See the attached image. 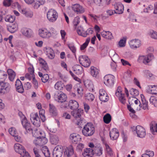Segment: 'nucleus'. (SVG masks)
I'll list each match as a JSON object with an SVG mask.
<instances>
[{
	"mask_svg": "<svg viewBox=\"0 0 157 157\" xmlns=\"http://www.w3.org/2000/svg\"><path fill=\"white\" fill-rule=\"evenodd\" d=\"M85 86L90 90H94V86L92 82L87 80L84 82Z\"/></svg>",
	"mask_w": 157,
	"mask_h": 157,
	"instance_id": "c03bdc74",
	"label": "nucleus"
},
{
	"mask_svg": "<svg viewBox=\"0 0 157 157\" xmlns=\"http://www.w3.org/2000/svg\"><path fill=\"white\" fill-rule=\"evenodd\" d=\"M114 77L111 75H106L104 77V83L107 86H110L114 84Z\"/></svg>",
	"mask_w": 157,
	"mask_h": 157,
	"instance_id": "9b49d317",
	"label": "nucleus"
},
{
	"mask_svg": "<svg viewBox=\"0 0 157 157\" xmlns=\"http://www.w3.org/2000/svg\"><path fill=\"white\" fill-rule=\"evenodd\" d=\"M10 88V84L2 82H0V93H4L6 91H8Z\"/></svg>",
	"mask_w": 157,
	"mask_h": 157,
	"instance_id": "2eb2a0df",
	"label": "nucleus"
},
{
	"mask_svg": "<svg viewBox=\"0 0 157 157\" xmlns=\"http://www.w3.org/2000/svg\"><path fill=\"white\" fill-rule=\"evenodd\" d=\"M38 33L39 36L44 39H48L57 35L56 31L53 27L50 28L49 30L44 28L40 29Z\"/></svg>",
	"mask_w": 157,
	"mask_h": 157,
	"instance_id": "f257e3e1",
	"label": "nucleus"
},
{
	"mask_svg": "<svg viewBox=\"0 0 157 157\" xmlns=\"http://www.w3.org/2000/svg\"><path fill=\"white\" fill-rule=\"evenodd\" d=\"M99 70L96 67L91 66L90 67V73L91 75L94 77H96L99 73Z\"/></svg>",
	"mask_w": 157,
	"mask_h": 157,
	"instance_id": "58836bf2",
	"label": "nucleus"
},
{
	"mask_svg": "<svg viewBox=\"0 0 157 157\" xmlns=\"http://www.w3.org/2000/svg\"><path fill=\"white\" fill-rule=\"evenodd\" d=\"M130 94L132 96H136L139 94V91L136 89L131 88L129 90Z\"/></svg>",
	"mask_w": 157,
	"mask_h": 157,
	"instance_id": "13d9d810",
	"label": "nucleus"
},
{
	"mask_svg": "<svg viewBox=\"0 0 157 157\" xmlns=\"http://www.w3.org/2000/svg\"><path fill=\"white\" fill-rule=\"evenodd\" d=\"M111 120V117L110 114L107 113L103 117L104 122L107 124H109Z\"/></svg>",
	"mask_w": 157,
	"mask_h": 157,
	"instance_id": "de8ad7c7",
	"label": "nucleus"
},
{
	"mask_svg": "<svg viewBox=\"0 0 157 157\" xmlns=\"http://www.w3.org/2000/svg\"><path fill=\"white\" fill-rule=\"evenodd\" d=\"M72 8L73 10L76 12L77 14H81L85 11L83 7L78 4L72 5Z\"/></svg>",
	"mask_w": 157,
	"mask_h": 157,
	"instance_id": "f3484780",
	"label": "nucleus"
},
{
	"mask_svg": "<svg viewBox=\"0 0 157 157\" xmlns=\"http://www.w3.org/2000/svg\"><path fill=\"white\" fill-rule=\"evenodd\" d=\"M99 98L100 100L103 102H105L109 100V97L105 91L103 89L99 90Z\"/></svg>",
	"mask_w": 157,
	"mask_h": 157,
	"instance_id": "a211bd4d",
	"label": "nucleus"
},
{
	"mask_svg": "<svg viewBox=\"0 0 157 157\" xmlns=\"http://www.w3.org/2000/svg\"><path fill=\"white\" fill-rule=\"evenodd\" d=\"M7 76L6 72L2 71H0V79L4 80L6 78Z\"/></svg>",
	"mask_w": 157,
	"mask_h": 157,
	"instance_id": "bf43d9fd",
	"label": "nucleus"
},
{
	"mask_svg": "<svg viewBox=\"0 0 157 157\" xmlns=\"http://www.w3.org/2000/svg\"><path fill=\"white\" fill-rule=\"evenodd\" d=\"M80 18L78 16L75 17L73 22L74 26H76L80 22Z\"/></svg>",
	"mask_w": 157,
	"mask_h": 157,
	"instance_id": "680f3d73",
	"label": "nucleus"
},
{
	"mask_svg": "<svg viewBox=\"0 0 157 157\" xmlns=\"http://www.w3.org/2000/svg\"><path fill=\"white\" fill-rule=\"evenodd\" d=\"M130 47L132 49L139 48L141 45V40L137 39H132L129 42Z\"/></svg>",
	"mask_w": 157,
	"mask_h": 157,
	"instance_id": "9d476101",
	"label": "nucleus"
},
{
	"mask_svg": "<svg viewBox=\"0 0 157 157\" xmlns=\"http://www.w3.org/2000/svg\"><path fill=\"white\" fill-rule=\"evenodd\" d=\"M45 53L48 57L50 59H53L55 57V53L52 49L50 47L46 48L45 49Z\"/></svg>",
	"mask_w": 157,
	"mask_h": 157,
	"instance_id": "5701e85b",
	"label": "nucleus"
},
{
	"mask_svg": "<svg viewBox=\"0 0 157 157\" xmlns=\"http://www.w3.org/2000/svg\"><path fill=\"white\" fill-rule=\"evenodd\" d=\"M109 54L110 55L113 54L112 59L115 63H112L111 64V67L113 70H115L117 67V65L115 63H117L119 61L120 59L119 56L117 54H116L114 51L113 50L109 51Z\"/></svg>",
	"mask_w": 157,
	"mask_h": 157,
	"instance_id": "4468645a",
	"label": "nucleus"
},
{
	"mask_svg": "<svg viewBox=\"0 0 157 157\" xmlns=\"http://www.w3.org/2000/svg\"><path fill=\"white\" fill-rule=\"evenodd\" d=\"M21 13L26 17H32L33 15V12L29 9H22Z\"/></svg>",
	"mask_w": 157,
	"mask_h": 157,
	"instance_id": "e433bc0d",
	"label": "nucleus"
},
{
	"mask_svg": "<svg viewBox=\"0 0 157 157\" xmlns=\"http://www.w3.org/2000/svg\"><path fill=\"white\" fill-rule=\"evenodd\" d=\"M131 130L133 133L136 132L137 134V136L140 138H144L146 136L145 130L141 126L138 125L136 127L135 126L131 127Z\"/></svg>",
	"mask_w": 157,
	"mask_h": 157,
	"instance_id": "7ed1b4c3",
	"label": "nucleus"
},
{
	"mask_svg": "<svg viewBox=\"0 0 157 157\" xmlns=\"http://www.w3.org/2000/svg\"><path fill=\"white\" fill-rule=\"evenodd\" d=\"M80 64L85 67H88L90 65V62L88 57L85 56H81L79 58Z\"/></svg>",
	"mask_w": 157,
	"mask_h": 157,
	"instance_id": "1a4fd4ad",
	"label": "nucleus"
},
{
	"mask_svg": "<svg viewBox=\"0 0 157 157\" xmlns=\"http://www.w3.org/2000/svg\"><path fill=\"white\" fill-rule=\"evenodd\" d=\"M39 62L41 65V70L44 72H47L48 71V68L45 61L42 58L39 59Z\"/></svg>",
	"mask_w": 157,
	"mask_h": 157,
	"instance_id": "a878e982",
	"label": "nucleus"
},
{
	"mask_svg": "<svg viewBox=\"0 0 157 157\" xmlns=\"http://www.w3.org/2000/svg\"><path fill=\"white\" fill-rule=\"evenodd\" d=\"M54 98L55 101L59 103H62L66 100L67 96L61 92H56L55 93Z\"/></svg>",
	"mask_w": 157,
	"mask_h": 157,
	"instance_id": "423d86ee",
	"label": "nucleus"
},
{
	"mask_svg": "<svg viewBox=\"0 0 157 157\" xmlns=\"http://www.w3.org/2000/svg\"><path fill=\"white\" fill-rule=\"evenodd\" d=\"M154 58L153 55L152 54H149L146 56H141L139 57L138 61L140 63L147 64L150 62Z\"/></svg>",
	"mask_w": 157,
	"mask_h": 157,
	"instance_id": "39448f33",
	"label": "nucleus"
},
{
	"mask_svg": "<svg viewBox=\"0 0 157 157\" xmlns=\"http://www.w3.org/2000/svg\"><path fill=\"white\" fill-rule=\"evenodd\" d=\"M15 19V17L11 15H7L5 18V21L6 22L13 23Z\"/></svg>",
	"mask_w": 157,
	"mask_h": 157,
	"instance_id": "8fccbe9b",
	"label": "nucleus"
},
{
	"mask_svg": "<svg viewBox=\"0 0 157 157\" xmlns=\"http://www.w3.org/2000/svg\"><path fill=\"white\" fill-rule=\"evenodd\" d=\"M154 155V152L153 151L146 150L145 153L141 155V157H152Z\"/></svg>",
	"mask_w": 157,
	"mask_h": 157,
	"instance_id": "a18cd8bd",
	"label": "nucleus"
},
{
	"mask_svg": "<svg viewBox=\"0 0 157 157\" xmlns=\"http://www.w3.org/2000/svg\"><path fill=\"white\" fill-rule=\"evenodd\" d=\"M63 86V84L61 81H58L55 85L54 87L57 90H61Z\"/></svg>",
	"mask_w": 157,
	"mask_h": 157,
	"instance_id": "09e8293b",
	"label": "nucleus"
},
{
	"mask_svg": "<svg viewBox=\"0 0 157 157\" xmlns=\"http://www.w3.org/2000/svg\"><path fill=\"white\" fill-rule=\"evenodd\" d=\"M77 32L78 35L84 37H86V34H85V31L82 26H78L77 29Z\"/></svg>",
	"mask_w": 157,
	"mask_h": 157,
	"instance_id": "79ce46f5",
	"label": "nucleus"
},
{
	"mask_svg": "<svg viewBox=\"0 0 157 157\" xmlns=\"http://www.w3.org/2000/svg\"><path fill=\"white\" fill-rule=\"evenodd\" d=\"M14 149L15 151L20 154L21 155H22L24 154L25 150L24 149V147L19 144H15Z\"/></svg>",
	"mask_w": 157,
	"mask_h": 157,
	"instance_id": "b1692460",
	"label": "nucleus"
},
{
	"mask_svg": "<svg viewBox=\"0 0 157 157\" xmlns=\"http://www.w3.org/2000/svg\"><path fill=\"white\" fill-rule=\"evenodd\" d=\"M110 137L113 140H115L117 139L119 136V132L116 128H113L110 132Z\"/></svg>",
	"mask_w": 157,
	"mask_h": 157,
	"instance_id": "393cba45",
	"label": "nucleus"
},
{
	"mask_svg": "<svg viewBox=\"0 0 157 157\" xmlns=\"http://www.w3.org/2000/svg\"><path fill=\"white\" fill-rule=\"evenodd\" d=\"M73 70L77 75H80L83 72L82 67L80 65H76L73 67Z\"/></svg>",
	"mask_w": 157,
	"mask_h": 157,
	"instance_id": "2f4dec72",
	"label": "nucleus"
},
{
	"mask_svg": "<svg viewBox=\"0 0 157 157\" xmlns=\"http://www.w3.org/2000/svg\"><path fill=\"white\" fill-rule=\"evenodd\" d=\"M153 6L151 5H150L148 6L144 10V11L145 13H149L150 11L153 10Z\"/></svg>",
	"mask_w": 157,
	"mask_h": 157,
	"instance_id": "0e129e2a",
	"label": "nucleus"
},
{
	"mask_svg": "<svg viewBox=\"0 0 157 157\" xmlns=\"http://www.w3.org/2000/svg\"><path fill=\"white\" fill-rule=\"evenodd\" d=\"M21 31L23 35L28 38L31 37L33 34L31 29L26 28H22Z\"/></svg>",
	"mask_w": 157,
	"mask_h": 157,
	"instance_id": "4be33fe9",
	"label": "nucleus"
},
{
	"mask_svg": "<svg viewBox=\"0 0 157 157\" xmlns=\"http://www.w3.org/2000/svg\"><path fill=\"white\" fill-rule=\"evenodd\" d=\"M45 2V0H34L33 6L34 9H37L40 6L44 4Z\"/></svg>",
	"mask_w": 157,
	"mask_h": 157,
	"instance_id": "72a5a7b5",
	"label": "nucleus"
},
{
	"mask_svg": "<svg viewBox=\"0 0 157 157\" xmlns=\"http://www.w3.org/2000/svg\"><path fill=\"white\" fill-rule=\"evenodd\" d=\"M151 103L154 105L155 106H157V99L154 96L151 97L149 99Z\"/></svg>",
	"mask_w": 157,
	"mask_h": 157,
	"instance_id": "6e6d98bb",
	"label": "nucleus"
},
{
	"mask_svg": "<svg viewBox=\"0 0 157 157\" xmlns=\"http://www.w3.org/2000/svg\"><path fill=\"white\" fill-rule=\"evenodd\" d=\"M82 134L86 136L92 135L95 132L94 125L91 123H88L84 127L82 130Z\"/></svg>",
	"mask_w": 157,
	"mask_h": 157,
	"instance_id": "f03ea898",
	"label": "nucleus"
},
{
	"mask_svg": "<svg viewBox=\"0 0 157 157\" xmlns=\"http://www.w3.org/2000/svg\"><path fill=\"white\" fill-rule=\"evenodd\" d=\"M9 131L10 134L13 136H16L18 134L15 128L13 127L10 128Z\"/></svg>",
	"mask_w": 157,
	"mask_h": 157,
	"instance_id": "5fc2aeb1",
	"label": "nucleus"
},
{
	"mask_svg": "<svg viewBox=\"0 0 157 157\" xmlns=\"http://www.w3.org/2000/svg\"><path fill=\"white\" fill-rule=\"evenodd\" d=\"M70 139L72 143L76 144L78 142L80 141L82 139L81 136L78 134L73 133L70 136Z\"/></svg>",
	"mask_w": 157,
	"mask_h": 157,
	"instance_id": "aec40b11",
	"label": "nucleus"
},
{
	"mask_svg": "<svg viewBox=\"0 0 157 157\" xmlns=\"http://www.w3.org/2000/svg\"><path fill=\"white\" fill-rule=\"evenodd\" d=\"M94 150V154L98 156H100L102 154L103 148L100 145H98L95 146Z\"/></svg>",
	"mask_w": 157,
	"mask_h": 157,
	"instance_id": "cd10ccee",
	"label": "nucleus"
},
{
	"mask_svg": "<svg viewBox=\"0 0 157 157\" xmlns=\"http://www.w3.org/2000/svg\"><path fill=\"white\" fill-rule=\"evenodd\" d=\"M128 102L129 104L131 105H133L134 103L135 105H134V108L137 110H140V105L141 104L139 100L133 96L130 97L128 99Z\"/></svg>",
	"mask_w": 157,
	"mask_h": 157,
	"instance_id": "0eeeda50",
	"label": "nucleus"
},
{
	"mask_svg": "<svg viewBox=\"0 0 157 157\" xmlns=\"http://www.w3.org/2000/svg\"><path fill=\"white\" fill-rule=\"evenodd\" d=\"M18 29L17 25L16 24H13L8 26V30L11 33H13L17 31Z\"/></svg>",
	"mask_w": 157,
	"mask_h": 157,
	"instance_id": "37998d69",
	"label": "nucleus"
},
{
	"mask_svg": "<svg viewBox=\"0 0 157 157\" xmlns=\"http://www.w3.org/2000/svg\"><path fill=\"white\" fill-rule=\"evenodd\" d=\"M150 129L153 134L157 132V123L154 121H152L150 124Z\"/></svg>",
	"mask_w": 157,
	"mask_h": 157,
	"instance_id": "4c0bfd02",
	"label": "nucleus"
},
{
	"mask_svg": "<svg viewBox=\"0 0 157 157\" xmlns=\"http://www.w3.org/2000/svg\"><path fill=\"white\" fill-rule=\"evenodd\" d=\"M126 38L124 37L119 42L118 45L120 47H123L125 46Z\"/></svg>",
	"mask_w": 157,
	"mask_h": 157,
	"instance_id": "4d7b16f0",
	"label": "nucleus"
},
{
	"mask_svg": "<svg viewBox=\"0 0 157 157\" xmlns=\"http://www.w3.org/2000/svg\"><path fill=\"white\" fill-rule=\"evenodd\" d=\"M49 112L53 116H56L57 114L56 108L53 104H49Z\"/></svg>",
	"mask_w": 157,
	"mask_h": 157,
	"instance_id": "c9c22d12",
	"label": "nucleus"
},
{
	"mask_svg": "<svg viewBox=\"0 0 157 157\" xmlns=\"http://www.w3.org/2000/svg\"><path fill=\"white\" fill-rule=\"evenodd\" d=\"M114 5L115 9L114 13L121 14L123 13L124 7L121 3L120 2L116 3Z\"/></svg>",
	"mask_w": 157,
	"mask_h": 157,
	"instance_id": "dca6fc26",
	"label": "nucleus"
},
{
	"mask_svg": "<svg viewBox=\"0 0 157 157\" xmlns=\"http://www.w3.org/2000/svg\"><path fill=\"white\" fill-rule=\"evenodd\" d=\"M47 142L48 140L45 137H40V136L39 137H37L33 141V143L36 146H41L45 144Z\"/></svg>",
	"mask_w": 157,
	"mask_h": 157,
	"instance_id": "ddd939ff",
	"label": "nucleus"
},
{
	"mask_svg": "<svg viewBox=\"0 0 157 157\" xmlns=\"http://www.w3.org/2000/svg\"><path fill=\"white\" fill-rule=\"evenodd\" d=\"M74 153L73 148L71 145L65 148L64 151V157H71Z\"/></svg>",
	"mask_w": 157,
	"mask_h": 157,
	"instance_id": "412c9836",
	"label": "nucleus"
},
{
	"mask_svg": "<svg viewBox=\"0 0 157 157\" xmlns=\"http://www.w3.org/2000/svg\"><path fill=\"white\" fill-rule=\"evenodd\" d=\"M94 154V152L93 149L86 148L84 149L82 155L84 157H92Z\"/></svg>",
	"mask_w": 157,
	"mask_h": 157,
	"instance_id": "bb28decb",
	"label": "nucleus"
},
{
	"mask_svg": "<svg viewBox=\"0 0 157 157\" xmlns=\"http://www.w3.org/2000/svg\"><path fill=\"white\" fill-rule=\"evenodd\" d=\"M61 103H62L61 105H60L61 108H66L68 106H69V102L68 103L66 100Z\"/></svg>",
	"mask_w": 157,
	"mask_h": 157,
	"instance_id": "338daca9",
	"label": "nucleus"
},
{
	"mask_svg": "<svg viewBox=\"0 0 157 157\" xmlns=\"http://www.w3.org/2000/svg\"><path fill=\"white\" fill-rule=\"evenodd\" d=\"M105 146L108 155L112 156L113 155V152L110 147L107 144H105Z\"/></svg>",
	"mask_w": 157,
	"mask_h": 157,
	"instance_id": "864d4df0",
	"label": "nucleus"
},
{
	"mask_svg": "<svg viewBox=\"0 0 157 157\" xmlns=\"http://www.w3.org/2000/svg\"><path fill=\"white\" fill-rule=\"evenodd\" d=\"M119 99L120 102L123 104H125L126 103V100L124 98V94H123L120 97H118Z\"/></svg>",
	"mask_w": 157,
	"mask_h": 157,
	"instance_id": "774afa93",
	"label": "nucleus"
},
{
	"mask_svg": "<svg viewBox=\"0 0 157 157\" xmlns=\"http://www.w3.org/2000/svg\"><path fill=\"white\" fill-rule=\"evenodd\" d=\"M7 72L10 80L11 81H13L16 76L15 72L11 69H8Z\"/></svg>",
	"mask_w": 157,
	"mask_h": 157,
	"instance_id": "ea45409f",
	"label": "nucleus"
},
{
	"mask_svg": "<svg viewBox=\"0 0 157 157\" xmlns=\"http://www.w3.org/2000/svg\"><path fill=\"white\" fill-rule=\"evenodd\" d=\"M47 16L50 22H54L56 20L58 17V14L55 10L51 9L48 12Z\"/></svg>",
	"mask_w": 157,
	"mask_h": 157,
	"instance_id": "20e7f679",
	"label": "nucleus"
},
{
	"mask_svg": "<svg viewBox=\"0 0 157 157\" xmlns=\"http://www.w3.org/2000/svg\"><path fill=\"white\" fill-rule=\"evenodd\" d=\"M49 79V76L47 74L43 75V76L41 78V80L44 83L47 82Z\"/></svg>",
	"mask_w": 157,
	"mask_h": 157,
	"instance_id": "052dcab7",
	"label": "nucleus"
},
{
	"mask_svg": "<svg viewBox=\"0 0 157 157\" xmlns=\"http://www.w3.org/2000/svg\"><path fill=\"white\" fill-rule=\"evenodd\" d=\"M82 110L78 109V110H74L71 113V115L76 119L80 118L82 113Z\"/></svg>",
	"mask_w": 157,
	"mask_h": 157,
	"instance_id": "f704fd0d",
	"label": "nucleus"
},
{
	"mask_svg": "<svg viewBox=\"0 0 157 157\" xmlns=\"http://www.w3.org/2000/svg\"><path fill=\"white\" fill-rule=\"evenodd\" d=\"M68 46L71 51V52L74 54V55H75V53L76 52V48L75 46L72 44H68Z\"/></svg>",
	"mask_w": 157,
	"mask_h": 157,
	"instance_id": "e2e57ef3",
	"label": "nucleus"
},
{
	"mask_svg": "<svg viewBox=\"0 0 157 157\" xmlns=\"http://www.w3.org/2000/svg\"><path fill=\"white\" fill-rule=\"evenodd\" d=\"M69 107L71 109L76 110L79 107L78 103L75 100H71L69 101Z\"/></svg>",
	"mask_w": 157,
	"mask_h": 157,
	"instance_id": "7c9ffc66",
	"label": "nucleus"
},
{
	"mask_svg": "<svg viewBox=\"0 0 157 157\" xmlns=\"http://www.w3.org/2000/svg\"><path fill=\"white\" fill-rule=\"evenodd\" d=\"M147 92L150 94H157V86H148L147 88Z\"/></svg>",
	"mask_w": 157,
	"mask_h": 157,
	"instance_id": "c756f323",
	"label": "nucleus"
},
{
	"mask_svg": "<svg viewBox=\"0 0 157 157\" xmlns=\"http://www.w3.org/2000/svg\"><path fill=\"white\" fill-rule=\"evenodd\" d=\"M21 124L24 128H25L28 132L31 133L32 132L33 128L31 124L27 120H25L22 121Z\"/></svg>",
	"mask_w": 157,
	"mask_h": 157,
	"instance_id": "6ab92c4d",
	"label": "nucleus"
},
{
	"mask_svg": "<svg viewBox=\"0 0 157 157\" xmlns=\"http://www.w3.org/2000/svg\"><path fill=\"white\" fill-rule=\"evenodd\" d=\"M30 119L33 124L36 127L40 125V120L37 113H32L30 115Z\"/></svg>",
	"mask_w": 157,
	"mask_h": 157,
	"instance_id": "6e6552de",
	"label": "nucleus"
},
{
	"mask_svg": "<svg viewBox=\"0 0 157 157\" xmlns=\"http://www.w3.org/2000/svg\"><path fill=\"white\" fill-rule=\"evenodd\" d=\"M45 157H50V153L46 146L43 147L41 149Z\"/></svg>",
	"mask_w": 157,
	"mask_h": 157,
	"instance_id": "49530a36",
	"label": "nucleus"
},
{
	"mask_svg": "<svg viewBox=\"0 0 157 157\" xmlns=\"http://www.w3.org/2000/svg\"><path fill=\"white\" fill-rule=\"evenodd\" d=\"M50 142L52 144H57L59 141V139L58 136L54 135H52L50 137Z\"/></svg>",
	"mask_w": 157,
	"mask_h": 157,
	"instance_id": "a19ab883",
	"label": "nucleus"
},
{
	"mask_svg": "<svg viewBox=\"0 0 157 157\" xmlns=\"http://www.w3.org/2000/svg\"><path fill=\"white\" fill-rule=\"evenodd\" d=\"M121 86H118V87L116 93V95L117 97H120V96L124 94L121 93Z\"/></svg>",
	"mask_w": 157,
	"mask_h": 157,
	"instance_id": "69168bd1",
	"label": "nucleus"
},
{
	"mask_svg": "<svg viewBox=\"0 0 157 157\" xmlns=\"http://www.w3.org/2000/svg\"><path fill=\"white\" fill-rule=\"evenodd\" d=\"M140 97L142 100V104L140 105V108H142V109L144 110L148 109V102L146 101L144 95L143 94H141Z\"/></svg>",
	"mask_w": 157,
	"mask_h": 157,
	"instance_id": "c85d7f7f",
	"label": "nucleus"
},
{
	"mask_svg": "<svg viewBox=\"0 0 157 157\" xmlns=\"http://www.w3.org/2000/svg\"><path fill=\"white\" fill-rule=\"evenodd\" d=\"M102 36L104 38L108 40H111L113 36L111 33L109 31H103L101 33Z\"/></svg>",
	"mask_w": 157,
	"mask_h": 157,
	"instance_id": "473e14b6",
	"label": "nucleus"
},
{
	"mask_svg": "<svg viewBox=\"0 0 157 157\" xmlns=\"http://www.w3.org/2000/svg\"><path fill=\"white\" fill-rule=\"evenodd\" d=\"M149 35L153 39H157V32L153 30H151L148 33Z\"/></svg>",
	"mask_w": 157,
	"mask_h": 157,
	"instance_id": "3c124183",
	"label": "nucleus"
},
{
	"mask_svg": "<svg viewBox=\"0 0 157 157\" xmlns=\"http://www.w3.org/2000/svg\"><path fill=\"white\" fill-rule=\"evenodd\" d=\"M85 97L86 99L90 101H93L94 98V95L90 93H87L86 94H85Z\"/></svg>",
	"mask_w": 157,
	"mask_h": 157,
	"instance_id": "603ef678",
	"label": "nucleus"
},
{
	"mask_svg": "<svg viewBox=\"0 0 157 157\" xmlns=\"http://www.w3.org/2000/svg\"><path fill=\"white\" fill-rule=\"evenodd\" d=\"M63 147L61 145H57L54 149L53 151V157H61L63 155Z\"/></svg>",
	"mask_w": 157,
	"mask_h": 157,
	"instance_id": "f8f14e48",
	"label": "nucleus"
}]
</instances>
